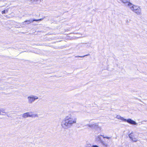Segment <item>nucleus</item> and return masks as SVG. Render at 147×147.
I'll use <instances>...</instances> for the list:
<instances>
[{
    "label": "nucleus",
    "instance_id": "nucleus-10",
    "mask_svg": "<svg viewBox=\"0 0 147 147\" xmlns=\"http://www.w3.org/2000/svg\"><path fill=\"white\" fill-rule=\"evenodd\" d=\"M126 120L125 121V122L127 121V123L131 124L134 125L137 124V123H136L135 121L131 120L130 119H126Z\"/></svg>",
    "mask_w": 147,
    "mask_h": 147
},
{
    "label": "nucleus",
    "instance_id": "nucleus-12",
    "mask_svg": "<svg viewBox=\"0 0 147 147\" xmlns=\"http://www.w3.org/2000/svg\"><path fill=\"white\" fill-rule=\"evenodd\" d=\"M123 3L125 6H126L128 3L129 1V0H120Z\"/></svg>",
    "mask_w": 147,
    "mask_h": 147
},
{
    "label": "nucleus",
    "instance_id": "nucleus-4",
    "mask_svg": "<svg viewBox=\"0 0 147 147\" xmlns=\"http://www.w3.org/2000/svg\"><path fill=\"white\" fill-rule=\"evenodd\" d=\"M132 11L138 15H141L142 14L141 9L138 6L136 5Z\"/></svg>",
    "mask_w": 147,
    "mask_h": 147
},
{
    "label": "nucleus",
    "instance_id": "nucleus-19",
    "mask_svg": "<svg viewBox=\"0 0 147 147\" xmlns=\"http://www.w3.org/2000/svg\"><path fill=\"white\" fill-rule=\"evenodd\" d=\"M32 2H34V1H37L38 0H31Z\"/></svg>",
    "mask_w": 147,
    "mask_h": 147
},
{
    "label": "nucleus",
    "instance_id": "nucleus-15",
    "mask_svg": "<svg viewBox=\"0 0 147 147\" xmlns=\"http://www.w3.org/2000/svg\"><path fill=\"white\" fill-rule=\"evenodd\" d=\"M8 9H7L5 10H4L2 12V14L5 13H6L7 12H8Z\"/></svg>",
    "mask_w": 147,
    "mask_h": 147
},
{
    "label": "nucleus",
    "instance_id": "nucleus-8",
    "mask_svg": "<svg viewBox=\"0 0 147 147\" xmlns=\"http://www.w3.org/2000/svg\"><path fill=\"white\" fill-rule=\"evenodd\" d=\"M136 5H134L131 3L129 1L125 6H128L132 11Z\"/></svg>",
    "mask_w": 147,
    "mask_h": 147
},
{
    "label": "nucleus",
    "instance_id": "nucleus-5",
    "mask_svg": "<svg viewBox=\"0 0 147 147\" xmlns=\"http://www.w3.org/2000/svg\"><path fill=\"white\" fill-rule=\"evenodd\" d=\"M90 127L92 129H97L99 128L98 124L97 123H93L91 124H89L87 125Z\"/></svg>",
    "mask_w": 147,
    "mask_h": 147
},
{
    "label": "nucleus",
    "instance_id": "nucleus-7",
    "mask_svg": "<svg viewBox=\"0 0 147 147\" xmlns=\"http://www.w3.org/2000/svg\"><path fill=\"white\" fill-rule=\"evenodd\" d=\"M129 136L131 139L133 141L136 142L138 141V140L135 138L134 133L132 132L129 135Z\"/></svg>",
    "mask_w": 147,
    "mask_h": 147
},
{
    "label": "nucleus",
    "instance_id": "nucleus-3",
    "mask_svg": "<svg viewBox=\"0 0 147 147\" xmlns=\"http://www.w3.org/2000/svg\"><path fill=\"white\" fill-rule=\"evenodd\" d=\"M38 98L37 96L33 95H31L27 97L28 102L29 104H32Z\"/></svg>",
    "mask_w": 147,
    "mask_h": 147
},
{
    "label": "nucleus",
    "instance_id": "nucleus-6",
    "mask_svg": "<svg viewBox=\"0 0 147 147\" xmlns=\"http://www.w3.org/2000/svg\"><path fill=\"white\" fill-rule=\"evenodd\" d=\"M42 19H40L38 20L30 19L29 20H27L25 21V22H24L23 23V24H26V23L27 24H29L34 21H41Z\"/></svg>",
    "mask_w": 147,
    "mask_h": 147
},
{
    "label": "nucleus",
    "instance_id": "nucleus-2",
    "mask_svg": "<svg viewBox=\"0 0 147 147\" xmlns=\"http://www.w3.org/2000/svg\"><path fill=\"white\" fill-rule=\"evenodd\" d=\"M32 112H28L25 113L22 115V117L24 118L28 117H38V116L37 114H32Z\"/></svg>",
    "mask_w": 147,
    "mask_h": 147
},
{
    "label": "nucleus",
    "instance_id": "nucleus-16",
    "mask_svg": "<svg viewBox=\"0 0 147 147\" xmlns=\"http://www.w3.org/2000/svg\"><path fill=\"white\" fill-rule=\"evenodd\" d=\"M101 136H102L103 137V138H107L108 139H110L111 138L110 137H105V136H102V135H101Z\"/></svg>",
    "mask_w": 147,
    "mask_h": 147
},
{
    "label": "nucleus",
    "instance_id": "nucleus-1",
    "mask_svg": "<svg viewBox=\"0 0 147 147\" xmlns=\"http://www.w3.org/2000/svg\"><path fill=\"white\" fill-rule=\"evenodd\" d=\"M76 117H73L70 115L66 116L61 123V125L65 129L71 128L74 124L76 123Z\"/></svg>",
    "mask_w": 147,
    "mask_h": 147
},
{
    "label": "nucleus",
    "instance_id": "nucleus-9",
    "mask_svg": "<svg viewBox=\"0 0 147 147\" xmlns=\"http://www.w3.org/2000/svg\"><path fill=\"white\" fill-rule=\"evenodd\" d=\"M126 120L125 121V122L127 121V123L131 124L134 125L137 124V123H136L135 121L131 120L130 119H126Z\"/></svg>",
    "mask_w": 147,
    "mask_h": 147
},
{
    "label": "nucleus",
    "instance_id": "nucleus-11",
    "mask_svg": "<svg viewBox=\"0 0 147 147\" xmlns=\"http://www.w3.org/2000/svg\"><path fill=\"white\" fill-rule=\"evenodd\" d=\"M116 118L118 119H121V120H122L124 121L126 120V119L124 118L123 117H121V116L119 115H117L116 116Z\"/></svg>",
    "mask_w": 147,
    "mask_h": 147
},
{
    "label": "nucleus",
    "instance_id": "nucleus-14",
    "mask_svg": "<svg viewBox=\"0 0 147 147\" xmlns=\"http://www.w3.org/2000/svg\"><path fill=\"white\" fill-rule=\"evenodd\" d=\"M100 143L102 144L103 145V146H105V147H108V144L107 143H105L104 141H103L102 140L101 141V142Z\"/></svg>",
    "mask_w": 147,
    "mask_h": 147
},
{
    "label": "nucleus",
    "instance_id": "nucleus-17",
    "mask_svg": "<svg viewBox=\"0 0 147 147\" xmlns=\"http://www.w3.org/2000/svg\"><path fill=\"white\" fill-rule=\"evenodd\" d=\"M89 55V54L88 55H84V56H76L75 57H85L86 56H87L88 55Z\"/></svg>",
    "mask_w": 147,
    "mask_h": 147
},
{
    "label": "nucleus",
    "instance_id": "nucleus-13",
    "mask_svg": "<svg viewBox=\"0 0 147 147\" xmlns=\"http://www.w3.org/2000/svg\"><path fill=\"white\" fill-rule=\"evenodd\" d=\"M96 141L97 142H100L102 140L101 139V137L100 136H97L95 138Z\"/></svg>",
    "mask_w": 147,
    "mask_h": 147
},
{
    "label": "nucleus",
    "instance_id": "nucleus-18",
    "mask_svg": "<svg viewBox=\"0 0 147 147\" xmlns=\"http://www.w3.org/2000/svg\"><path fill=\"white\" fill-rule=\"evenodd\" d=\"M92 147H99L98 146L96 145H93L92 146Z\"/></svg>",
    "mask_w": 147,
    "mask_h": 147
}]
</instances>
